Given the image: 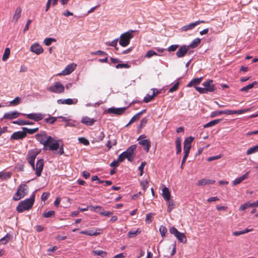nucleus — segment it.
I'll return each instance as SVG.
<instances>
[{"label": "nucleus", "mask_w": 258, "mask_h": 258, "mask_svg": "<svg viewBox=\"0 0 258 258\" xmlns=\"http://www.w3.org/2000/svg\"><path fill=\"white\" fill-rule=\"evenodd\" d=\"M178 47L179 45L177 44L172 45L167 48V50L169 52H173L175 51Z\"/></svg>", "instance_id": "680f3d73"}, {"label": "nucleus", "mask_w": 258, "mask_h": 258, "mask_svg": "<svg viewBox=\"0 0 258 258\" xmlns=\"http://www.w3.org/2000/svg\"><path fill=\"white\" fill-rule=\"evenodd\" d=\"M215 182V180L206 179L205 178L199 180L197 183L198 186H204L207 184H212Z\"/></svg>", "instance_id": "6ab92c4d"}, {"label": "nucleus", "mask_w": 258, "mask_h": 258, "mask_svg": "<svg viewBox=\"0 0 258 258\" xmlns=\"http://www.w3.org/2000/svg\"><path fill=\"white\" fill-rule=\"evenodd\" d=\"M258 83L256 81H254L253 83L249 84L242 88L240 89V91L241 92H247L249 89H252L255 85L257 84Z\"/></svg>", "instance_id": "cd10ccee"}, {"label": "nucleus", "mask_w": 258, "mask_h": 258, "mask_svg": "<svg viewBox=\"0 0 258 258\" xmlns=\"http://www.w3.org/2000/svg\"><path fill=\"white\" fill-rule=\"evenodd\" d=\"M137 148L136 145H133L127 149V150L122 152L124 157L127 159L128 161L132 162L135 157V151Z\"/></svg>", "instance_id": "20e7f679"}, {"label": "nucleus", "mask_w": 258, "mask_h": 258, "mask_svg": "<svg viewBox=\"0 0 258 258\" xmlns=\"http://www.w3.org/2000/svg\"><path fill=\"white\" fill-rule=\"evenodd\" d=\"M145 138V136L142 135L138 138L137 140L139 143L144 148L145 150L148 152L151 147V142L148 140L144 139Z\"/></svg>", "instance_id": "423d86ee"}, {"label": "nucleus", "mask_w": 258, "mask_h": 258, "mask_svg": "<svg viewBox=\"0 0 258 258\" xmlns=\"http://www.w3.org/2000/svg\"><path fill=\"white\" fill-rule=\"evenodd\" d=\"M175 145L176 149V154H179L181 152V139L180 138H177L176 139Z\"/></svg>", "instance_id": "c756f323"}, {"label": "nucleus", "mask_w": 258, "mask_h": 258, "mask_svg": "<svg viewBox=\"0 0 258 258\" xmlns=\"http://www.w3.org/2000/svg\"><path fill=\"white\" fill-rule=\"evenodd\" d=\"M162 195L165 201H169V200L170 199V192L167 187H164L162 189Z\"/></svg>", "instance_id": "393cba45"}, {"label": "nucleus", "mask_w": 258, "mask_h": 258, "mask_svg": "<svg viewBox=\"0 0 258 258\" xmlns=\"http://www.w3.org/2000/svg\"><path fill=\"white\" fill-rule=\"evenodd\" d=\"M118 39H116L111 42H107L106 44L108 46L116 47L117 44Z\"/></svg>", "instance_id": "e2e57ef3"}, {"label": "nucleus", "mask_w": 258, "mask_h": 258, "mask_svg": "<svg viewBox=\"0 0 258 258\" xmlns=\"http://www.w3.org/2000/svg\"><path fill=\"white\" fill-rule=\"evenodd\" d=\"M154 97L152 95L147 94L144 98L143 101L145 103H148L153 100Z\"/></svg>", "instance_id": "603ef678"}, {"label": "nucleus", "mask_w": 258, "mask_h": 258, "mask_svg": "<svg viewBox=\"0 0 258 258\" xmlns=\"http://www.w3.org/2000/svg\"><path fill=\"white\" fill-rule=\"evenodd\" d=\"M54 211L52 210L49 211L48 212H45L43 213L42 216L44 218H49L54 215Z\"/></svg>", "instance_id": "49530a36"}, {"label": "nucleus", "mask_w": 258, "mask_h": 258, "mask_svg": "<svg viewBox=\"0 0 258 258\" xmlns=\"http://www.w3.org/2000/svg\"><path fill=\"white\" fill-rule=\"evenodd\" d=\"M116 69L126 68L128 69L130 68V66L127 63H118L115 66Z\"/></svg>", "instance_id": "6e6d98bb"}, {"label": "nucleus", "mask_w": 258, "mask_h": 258, "mask_svg": "<svg viewBox=\"0 0 258 258\" xmlns=\"http://www.w3.org/2000/svg\"><path fill=\"white\" fill-rule=\"evenodd\" d=\"M248 173L249 172H247L246 173H245L244 174H243L242 176L235 179L233 181L232 185L233 186L236 185L237 184L240 183L244 179L247 178Z\"/></svg>", "instance_id": "5701e85b"}, {"label": "nucleus", "mask_w": 258, "mask_h": 258, "mask_svg": "<svg viewBox=\"0 0 258 258\" xmlns=\"http://www.w3.org/2000/svg\"><path fill=\"white\" fill-rule=\"evenodd\" d=\"M10 49L9 48H6L5 49L4 53L2 59L3 61H6L8 58H9L10 55Z\"/></svg>", "instance_id": "a19ab883"}, {"label": "nucleus", "mask_w": 258, "mask_h": 258, "mask_svg": "<svg viewBox=\"0 0 258 258\" xmlns=\"http://www.w3.org/2000/svg\"><path fill=\"white\" fill-rule=\"evenodd\" d=\"M98 232H93V231L90 230V231H83L81 232V233L84 234L85 235H89V236H93V235H97L101 233L102 230L101 229H98L97 230Z\"/></svg>", "instance_id": "473e14b6"}, {"label": "nucleus", "mask_w": 258, "mask_h": 258, "mask_svg": "<svg viewBox=\"0 0 258 258\" xmlns=\"http://www.w3.org/2000/svg\"><path fill=\"white\" fill-rule=\"evenodd\" d=\"M30 50L38 55L43 52V48L38 43L32 45L30 47Z\"/></svg>", "instance_id": "f3484780"}, {"label": "nucleus", "mask_w": 258, "mask_h": 258, "mask_svg": "<svg viewBox=\"0 0 258 258\" xmlns=\"http://www.w3.org/2000/svg\"><path fill=\"white\" fill-rule=\"evenodd\" d=\"M80 143L84 144V145H89V141L84 137H81L78 139Z\"/></svg>", "instance_id": "13d9d810"}, {"label": "nucleus", "mask_w": 258, "mask_h": 258, "mask_svg": "<svg viewBox=\"0 0 258 258\" xmlns=\"http://www.w3.org/2000/svg\"><path fill=\"white\" fill-rule=\"evenodd\" d=\"M47 90L51 92L59 94L64 92V87L60 82H57L53 86L48 88Z\"/></svg>", "instance_id": "39448f33"}, {"label": "nucleus", "mask_w": 258, "mask_h": 258, "mask_svg": "<svg viewBox=\"0 0 258 258\" xmlns=\"http://www.w3.org/2000/svg\"><path fill=\"white\" fill-rule=\"evenodd\" d=\"M91 54L93 55H106V56L107 55V54L105 52L102 51V50H98L95 52H91Z\"/></svg>", "instance_id": "0e129e2a"}, {"label": "nucleus", "mask_w": 258, "mask_h": 258, "mask_svg": "<svg viewBox=\"0 0 258 258\" xmlns=\"http://www.w3.org/2000/svg\"><path fill=\"white\" fill-rule=\"evenodd\" d=\"M194 140V138L192 137H189L186 138L184 141V146H191V144Z\"/></svg>", "instance_id": "37998d69"}, {"label": "nucleus", "mask_w": 258, "mask_h": 258, "mask_svg": "<svg viewBox=\"0 0 258 258\" xmlns=\"http://www.w3.org/2000/svg\"><path fill=\"white\" fill-rule=\"evenodd\" d=\"M206 23V22L205 21H203V20L196 21L194 23H190L187 25H185V26L182 27L180 28V30L181 31L185 32L188 30H191V29H194L198 25H199L201 23Z\"/></svg>", "instance_id": "9d476101"}, {"label": "nucleus", "mask_w": 258, "mask_h": 258, "mask_svg": "<svg viewBox=\"0 0 258 258\" xmlns=\"http://www.w3.org/2000/svg\"><path fill=\"white\" fill-rule=\"evenodd\" d=\"M191 146H183L184 156L188 157Z\"/></svg>", "instance_id": "052dcab7"}, {"label": "nucleus", "mask_w": 258, "mask_h": 258, "mask_svg": "<svg viewBox=\"0 0 258 258\" xmlns=\"http://www.w3.org/2000/svg\"><path fill=\"white\" fill-rule=\"evenodd\" d=\"M22 129H23V131H24V132L25 133V134H26V137L27 136V134H30V135H33L34 133L37 132L39 130L38 127H36V128H32V129L28 128L27 127H23Z\"/></svg>", "instance_id": "c85d7f7f"}, {"label": "nucleus", "mask_w": 258, "mask_h": 258, "mask_svg": "<svg viewBox=\"0 0 258 258\" xmlns=\"http://www.w3.org/2000/svg\"><path fill=\"white\" fill-rule=\"evenodd\" d=\"M251 206L252 205H251V203H244V204L241 205L240 206L239 210V211H244V210H246V209H247L248 208L251 207Z\"/></svg>", "instance_id": "09e8293b"}, {"label": "nucleus", "mask_w": 258, "mask_h": 258, "mask_svg": "<svg viewBox=\"0 0 258 258\" xmlns=\"http://www.w3.org/2000/svg\"><path fill=\"white\" fill-rule=\"evenodd\" d=\"M167 202V211L168 213H170L171 211L175 208V204L173 200H169V201H166Z\"/></svg>", "instance_id": "a878e982"}, {"label": "nucleus", "mask_w": 258, "mask_h": 258, "mask_svg": "<svg viewBox=\"0 0 258 258\" xmlns=\"http://www.w3.org/2000/svg\"><path fill=\"white\" fill-rule=\"evenodd\" d=\"M126 108V107H121V108H114L111 107L107 109V112L109 114H114L116 115H121L123 114L125 111Z\"/></svg>", "instance_id": "f8f14e48"}, {"label": "nucleus", "mask_w": 258, "mask_h": 258, "mask_svg": "<svg viewBox=\"0 0 258 258\" xmlns=\"http://www.w3.org/2000/svg\"><path fill=\"white\" fill-rule=\"evenodd\" d=\"M12 238V236L10 234L8 233L6 234V236H5L4 237L0 239V241L2 242V244H6L11 240Z\"/></svg>", "instance_id": "c9c22d12"}, {"label": "nucleus", "mask_w": 258, "mask_h": 258, "mask_svg": "<svg viewBox=\"0 0 258 258\" xmlns=\"http://www.w3.org/2000/svg\"><path fill=\"white\" fill-rule=\"evenodd\" d=\"M58 118H62L63 120L67 121V119L66 117H63L62 116H58ZM57 117H52L50 115H49V117L44 119V121L47 123H49L50 124H53L57 120Z\"/></svg>", "instance_id": "aec40b11"}, {"label": "nucleus", "mask_w": 258, "mask_h": 258, "mask_svg": "<svg viewBox=\"0 0 258 258\" xmlns=\"http://www.w3.org/2000/svg\"><path fill=\"white\" fill-rule=\"evenodd\" d=\"M141 185L144 190H146V188L148 187L149 183L147 180H143L141 182Z\"/></svg>", "instance_id": "774afa93"}, {"label": "nucleus", "mask_w": 258, "mask_h": 258, "mask_svg": "<svg viewBox=\"0 0 258 258\" xmlns=\"http://www.w3.org/2000/svg\"><path fill=\"white\" fill-rule=\"evenodd\" d=\"M24 197V194L21 193L20 188L19 186L17 188V191L13 196V199L14 201H18Z\"/></svg>", "instance_id": "bb28decb"}, {"label": "nucleus", "mask_w": 258, "mask_h": 258, "mask_svg": "<svg viewBox=\"0 0 258 258\" xmlns=\"http://www.w3.org/2000/svg\"><path fill=\"white\" fill-rule=\"evenodd\" d=\"M27 118L34 120L35 121H39L42 120L45 116V114L41 113H32L29 114H22Z\"/></svg>", "instance_id": "0eeeda50"}, {"label": "nucleus", "mask_w": 258, "mask_h": 258, "mask_svg": "<svg viewBox=\"0 0 258 258\" xmlns=\"http://www.w3.org/2000/svg\"><path fill=\"white\" fill-rule=\"evenodd\" d=\"M26 137V134L24 131H18L14 132L11 136V140H22Z\"/></svg>", "instance_id": "dca6fc26"}, {"label": "nucleus", "mask_w": 258, "mask_h": 258, "mask_svg": "<svg viewBox=\"0 0 258 258\" xmlns=\"http://www.w3.org/2000/svg\"><path fill=\"white\" fill-rule=\"evenodd\" d=\"M76 64L72 63L68 65L66 68L59 74V75H68L72 73L76 69Z\"/></svg>", "instance_id": "2eb2a0df"}, {"label": "nucleus", "mask_w": 258, "mask_h": 258, "mask_svg": "<svg viewBox=\"0 0 258 258\" xmlns=\"http://www.w3.org/2000/svg\"><path fill=\"white\" fill-rule=\"evenodd\" d=\"M202 85L205 88L206 93L208 92H213L216 90L215 85L213 84V80H208L204 82Z\"/></svg>", "instance_id": "6e6552de"}, {"label": "nucleus", "mask_w": 258, "mask_h": 258, "mask_svg": "<svg viewBox=\"0 0 258 258\" xmlns=\"http://www.w3.org/2000/svg\"><path fill=\"white\" fill-rule=\"evenodd\" d=\"M189 48L188 46L182 45L180 46L176 53L177 57H183L188 52Z\"/></svg>", "instance_id": "4468645a"}, {"label": "nucleus", "mask_w": 258, "mask_h": 258, "mask_svg": "<svg viewBox=\"0 0 258 258\" xmlns=\"http://www.w3.org/2000/svg\"><path fill=\"white\" fill-rule=\"evenodd\" d=\"M141 230L138 229L135 231H130L127 233V236L130 238H133L136 236L138 234H140Z\"/></svg>", "instance_id": "58836bf2"}, {"label": "nucleus", "mask_w": 258, "mask_h": 258, "mask_svg": "<svg viewBox=\"0 0 258 258\" xmlns=\"http://www.w3.org/2000/svg\"><path fill=\"white\" fill-rule=\"evenodd\" d=\"M221 120H222V119H217L212 120V121L209 122L208 123L205 124L204 125V127L207 128V127L214 126V125L219 123Z\"/></svg>", "instance_id": "7c9ffc66"}, {"label": "nucleus", "mask_w": 258, "mask_h": 258, "mask_svg": "<svg viewBox=\"0 0 258 258\" xmlns=\"http://www.w3.org/2000/svg\"><path fill=\"white\" fill-rule=\"evenodd\" d=\"M158 55L157 53L155 51H154V50H150L147 52L145 56L148 58H150L154 55Z\"/></svg>", "instance_id": "5fc2aeb1"}, {"label": "nucleus", "mask_w": 258, "mask_h": 258, "mask_svg": "<svg viewBox=\"0 0 258 258\" xmlns=\"http://www.w3.org/2000/svg\"><path fill=\"white\" fill-rule=\"evenodd\" d=\"M258 152V145L251 147L249 149H248L246 151V154L247 155H250L251 154L256 153Z\"/></svg>", "instance_id": "ea45409f"}, {"label": "nucleus", "mask_w": 258, "mask_h": 258, "mask_svg": "<svg viewBox=\"0 0 258 258\" xmlns=\"http://www.w3.org/2000/svg\"><path fill=\"white\" fill-rule=\"evenodd\" d=\"M21 114V113L17 111H11L5 113L3 119L12 120L18 118Z\"/></svg>", "instance_id": "9b49d317"}, {"label": "nucleus", "mask_w": 258, "mask_h": 258, "mask_svg": "<svg viewBox=\"0 0 258 258\" xmlns=\"http://www.w3.org/2000/svg\"><path fill=\"white\" fill-rule=\"evenodd\" d=\"M108 138L109 140L106 143V146L109 150L112 148L113 146L116 145L117 142L116 140L115 139L113 135H109L108 136Z\"/></svg>", "instance_id": "a211bd4d"}, {"label": "nucleus", "mask_w": 258, "mask_h": 258, "mask_svg": "<svg viewBox=\"0 0 258 258\" xmlns=\"http://www.w3.org/2000/svg\"><path fill=\"white\" fill-rule=\"evenodd\" d=\"M169 231H170V233L174 234L175 236H176V235L177 234H178L180 233L177 230V229L176 228H175L174 227H172L170 228L169 229Z\"/></svg>", "instance_id": "69168bd1"}, {"label": "nucleus", "mask_w": 258, "mask_h": 258, "mask_svg": "<svg viewBox=\"0 0 258 258\" xmlns=\"http://www.w3.org/2000/svg\"><path fill=\"white\" fill-rule=\"evenodd\" d=\"M44 166L43 159H40L37 162L36 167H35V173L37 176H40L43 170Z\"/></svg>", "instance_id": "ddd939ff"}, {"label": "nucleus", "mask_w": 258, "mask_h": 258, "mask_svg": "<svg viewBox=\"0 0 258 258\" xmlns=\"http://www.w3.org/2000/svg\"><path fill=\"white\" fill-rule=\"evenodd\" d=\"M25 123V120H22V119H18L16 121H13V123L14 124H17L19 125H24Z\"/></svg>", "instance_id": "338daca9"}, {"label": "nucleus", "mask_w": 258, "mask_h": 258, "mask_svg": "<svg viewBox=\"0 0 258 258\" xmlns=\"http://www.w3.org/2000/svg\"><path fill=\"white\" fill-rule=\"evenodd\" d=\"M35 201L34 192L31 197L19 203L17 206L16 209L18 212L22 213L25 210H29L32 207Z\"/></svg>", "instance_id": "f03ea898"}, {"label": "nucleus", "mask_w": 258, "mask_h": 258, "mask_svg": "<svg viewBox=\"0 0 258 258\" xmlns=\"http://www.w3.org/2000/svg\"><path fill=\"white\" fill-rule=\"evenodd\" d=\"M21 102V99L19 97H16L14 100L10 102V105L16 106Z\"/></svg>", "instance_id": "79ce46f5"}, {"label": "nucleus", "mask_w": 258, "mask_h": 258, "mask_svg": "<svg viewBox=\"0 0 258 258\" xmlns=\"http://www.w3.org/2000/svg\"><path fill=\"white\" fill-rule=\"evenodd\" d=\"M154 213H150L146 215V222L147 223H150L153 221V216L154 215Z\"/></svg>", "instance_id": "de8ad7c7"}, {"label": "nucleus", "mask_w": 258, "mask_h": 258, "mask_svg": "<svg viewBox=\"0 0 258 258\" xmlns=\"http://www.w3.org/2000/svg\"><path fill=\"white\" fill-rule=\"evenodd\" d=\"M201 41V39L198 38H196L191 42V43L189 45H188V47H189V48H194L197 47L200 44Z\"/></svg>", "instance_id": "72a5a7b5"}, {"label": "nucleus", "mask_w": 258, "mask_h": 258, "mask_svg": "<svg viewBox=\"0 0 258 258\" xmlns=\"http://www.w3.org/2000/svg\"><path fill=\"white\" fill-rule=\"evenodd\" d=\"M22 9L20 7H18L15 12V14L13 17V20H15L16 22L21 16V13Z\"/></svg>", "instance_id": "f704fd0d"}, {"label": "nucleus", "mask_w": 258, "mask_h": 258, "mask_svg": "<svg viewBox=\"0 0 258 258\" xmlns=\"http://www.w3.org/2000/svg\"><path fill=\"white\" fill-rule=\"evenodd\" d=\"M56 40L53 38H46L44 40V43L46 46H49L53 42H56Z\"/></svg>", "instance_id": "a18cd8bd"}, {"label": "nucleus", "mask_w": 258, "mask_h": 258, "mask_svg": "<svg viewBox=\"0 0 258 258\" xmlns=\"http://www.w3.org/2000/svg\"><path fill=\"white\" fill-rule=\"evenodd\" d=\"M90 209L91 210H93L96 212H98L100 214V213L102 212L103 211V210L102 209V208L100 206H90Z\"/></svg>", "instance_id": "c03bdc74"}, {"label": "nucleus", "mask_w": 258, "mask_h": 258, "mask_svg": "<svg viewBox=\"0 0 258 258\" xmlns=\"http://www.w3.org/2000/svg\"><path fill=\"white\" fill-rule=\"evenodd\" d=\"M159 231L161 236L163 237L165 235V234L167 232V229L165 226H161L159 228Z\"/></svg>", "instance_id": "bf43d9fd"}, {"label": "nucleus", "mask_w": 258, "mask_h": 258, "mask_svg": "<svg viewBox=\"0 0 258 258\" xmlns=\"http://www.w3.org/2000/svg\"><path fill=\"white\" fill-rule=\"evenodd\" d=\"M140 118V113H137L131 118L130 122L126 126H128L130 124L133 123L136 120H138Z\"/></svg>", "instance_id": "3c124183"}, {"label": "nucleus", "mask_w": 258, "mask_h": 258, "mask_svg": "<svg viewBox=\"0 0 258 258\" xmlns=\"http://www.w3.org/2000/svg\"><path fill=\"white\" fill-rule=\"evenodd\" d=\"M135 31L130 30L122 34L119 37V44L122 47L127 46L130 44L131 39L134 37L133 33Z\"/></svg>", "instance_id": "7ed1b4c3"}, {"label": "nucleus", "mask_w": 258, "mask_h": 258, "mask_svg": "<svg viewBox=\"0 0 258 258\" xmlns=\"http://www.w3.org/2000/svg\"><path fill=\"white\" fill-rule=\"evenodd\" d=\"M92 253L95 255L100 256L102 257H104L107 255V252L106 251L101 250H93Z\"/></svg>", "instance_id": "4c0bfd02"}, {"label": "nucleus", "mask_w": 258, "mask_h": 258, "mask_svg": "<svg viewBox=\"0 0 258 258\" xmlns=\"http://www.w3.org/2000/svg\"><path fill=\"white\" fill-rule=\"evenodd\" d=\"M78 100L76 99L75 102L72 99L68 98L66 99H58L57 102L58 104H66L68 105H71L73 104H76Z\"/></svg>", "instance_id": "b1692460"}, {"label": "nucleus", "mask_w": 258, "mask_h": 258, "mask_svg": "<svg viewBox=\"0 0 258 258\" xmlns=\"http://www.w3.org/2000/svg\"><path fill=\"white\" fill-rule=\"evenodd\" d=\"M179 82L177 81L171 88H170L168 92L172 93L176 91L179 87Z\"/></svg>", "instance_id": "8fccbe9b"}, {"label": "nucleus", "mask_w": 258, "mask_h": 258, "mask_svg": "<svg viewBox=\"0 0 258 258\" xmlns=\"http://www.w3.org/2000/svg\"><path fill=\"white\" fill-rule=\"evenodd\" d=\"M250 110V109H240L238 110H233V114H240L243 113L247 112Z\"/></svg>", "instance_id": "4d7b16f0"}, {"label": "nucleus", "mask_w": 258, "mask_h": 258, "mask_svg": "<svg viewBox=\"0 0 258 258\" xmlns=\"http://www.w3.org/2000/svg\"><path fill=\"white\" fill-rule=\"evenodd\" d=\"M203 80V77L198 78H195L191 80V81L187 85V87H191L192 86L197 87V85H199Z\"/></svg>", "instance_id": "4be33fe9"}, {"label": "nucleus", "mask_w": 258, "mask_h": 258, "mask_svg": "<svg viewBox=\"0 0 258 258\" xmlns=\"http://www.w3.org/2000/svg\"><path fill=\"white\" fill-rule=\"evenodd\" d=\"M95 121L94 118H91L88 116H84L82 117L81 122L87 125L90 126L93 125Z\"/></svg>", "instance_id": "412c9836"}, {"label": "nucleus", "mask_w": 258, "mask_h": 258, "mask_svg": "<svg viewBox=\"0 0 258 258\" xmlns=\"http://www.w3.org/2000/svg\"><path fill=\"white\" fill-rule=\"evenodd\" d=\"M180 242L185 243L187 241L186 238L183 233L180 232L175 236Z\"/></svg>", "instance_id": "2f4dec72"}, {"label": "nucleus", "mask_w": 258, "mask_h": 258, "mask_svg": "<svg viewBox=\"0 0 258 258\" xmlns=\"http://www.w3.org/2000/svg\"><path fill=\"white\" fill-rule=\"evenodd\" d=\"M19 187L20 188V190L22 194H24V197L26 196L28 193V187L25 184H21L19 186Z\"/></svg>", "instance_id": "e433bc0d"}, {"label": "nucleus", "mask_w": 258, "mask_h": 258, "mask_svg": "<svg viewBox=\"0 0 258 258\" xmlns=\"http://www.w3.org/2000/svg\"><path fill=\"white\" fill-rule=\"evenodd\" d=\"M96 141L99 142L103 140L105 137V135L103 132H102L99 133L98 135L96 134Z\"/></svg>", "instance_id": "864d4df0"}, {"label": "nucleus", "mask_w": 258, "mask_h": 258, "mask_svg": "<svg viewBox=\"0 0 258 258\" xmlns=\"http://www.w3.org/2000/svg\"><path fill=\"white\" fill-rule=\"evenodd\" d=\"M36 139L44 146L43 150L49 149L51 151H56L58 149L59 144L57 141L51 136H48L44 131L41 132L40 134L35 135Z\"/></svg>", "instance_id": "f257e3e1"}, {"label": "nucleus", "mask_w": 258, "mask_h": 258, "mask_svg": "<svg viewBox=\"0 0 258 258\" xmlns=\"http://www.w3.org/2000/svg\"><path fill=\"white\" fill-rule=\"evenodd\" d=\"M38 154V152H32L28 154L27 160L33 170H35V160Z\"/></svg>", "instance_id": "1a4fd4ad"}]
</instances>
